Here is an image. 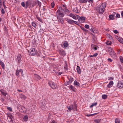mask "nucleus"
Listing matches in <instances>:
<instances>
[{"label": "nucleus", "instance_id": "nucleus-1", "mask_svg": "<svg viewBox=\"0 0 123 123\" xmlns=\"http://www.w3.org/2000/svg\"><path fill=\"white\" fill-rule=\"evenodd\" d=\"M106 6V3H104L100 5H98L96 7V10L100 14H103Z\"/></svg>", "mask_w": 123, "mask_h": 123}, {"label": "nucleus", "instance_id": "nucleus-2", "mask_svg": "<svg viewBox=\"0 0 123 123\" xmlns=\"http://www.w3.org/2000/svg\"><path fill=\"white\" fill-rule=\"evenodd\" d=\"M67 108H68V112H71L72 110L74 111H76L77 110V105L75 103H74L73 105H70L69 107L67 106Z\"/></svg>", "mask_w": 123, "mask_h": 123}, {"label": "nucleus", "instance_id": "nucleus-3", "mask_svg": "<svg viewBox=\"0 0 123 123\" xmlns=\"http://www.w3.org/2000/svg\"><path fill=\"white\" fill-rule=\"evenodd\" d=\"M47 102L46 101L44 100L41 103L40 108L42 110L44 111L47 110L48 108L47 107Z\"/></svg>", "mask_w": 123, "mask_h": 123}, {"label": "nucleus", "instance_id": "nucleus-4", "mask_svg": "<svg viewBox=\"0 0 123 123\" xmlns=\"http://www.w3.org/2000/svg\"><path fill=\"white\" fill-rule=\"evenodd\" d=\"M109 51L110 52V54L113 58H115L116 57V54L114 50L111 47H109L108 49Z\"/></svg>", "mask_w": 123, "mask_h": 123}, {"label": "nucleus", "instance_id": "nucleus-5", "mask_svg": "<svg viewBox=\"0 0 123 123\" xmlns=\"http://www.w3.org/2000/svg\"><path fill=\"white\" fill-rule=\"evenodd\" d=\"M28 52L29 53L30 55H36L37 54V50L33 48L29 50Z\"/></svg>", "mask_w": 123, "mask_h": 123}, {"label": "nucleus", "instance_id": "nucleus-6", "mask_svg": "<svg viewBox=\"0 0 123 123\" xmlns=\"http://www.w3.org/2000/svg\"><path fill=\"white\" fill-rule=\"evenodd\" d=\"M48 84L50 87L53 89H55L56 87V86L54 82L51 81H49Z\"/></svg>", "mask_w": 123, "mask_h": 123}, {"label": "nucleus", "instance_id": "nucleus-7", "mask_svg": "<svg viewBox=\"0 0 123 123\" xmlns=\"http://www.w3.org/2000/svg\"><path fill=\"white\" fill-rule=\"evenodd\" d=\"M21 57L22 56L21 55L18 54L15 58L16 61L18 62V64L20 63L21 61H22L21 59Z\"/></svg>", "mask_w": 123, "mask_h": 123}, {"label": "nucleus", "instance_id": "nucleus-8", "mask_svg": "<svg viewBox=\"0 0 123 123\" xmlns=\"http://www.w3.org/2000/svg\"><path fill=\"white\" fill-rule=\"evenodd\" d=\"M78 16L77 18L78 20L81 22H84L86 19V18L85 17L81 16L80 17L79 16Z\"/></svg>", "mask_w": 123, "mask_h": 123}, {"label": "nucleus", "instance_id": "nucleus-9", "mask_svg": "<svg viewBox=\"0 0 123 123\" xmlns=\"http://www.w3.org/2000/svg\"><path fill=\"white\" fill-rule=\"evenodd\" d=\"M7 115V117L11 119L12 121H13L14 119L13 114L12 113H8Z\"/></svg>", "mask_w": 123, "mask_h": 123}, {"label": "nucleus", "instance_id": "nucleus-10", "mask_svg": "<svg viewBox=\"0 0 123 123\" xmlns=\"http://www.w3.org/2000/svg\"><path fill=\"white\" fill-rule=\"evenodd\" d=\"M20 73L21 74L22 76H23V71L21 69L18 70L17 69L16 73V76H18Z\"/></svg>", "mask_w": 123, "mask_h": 123}, {"label": "nucleus", "instance_id": "nucleus-11", "mask_svg": "<svg viewBox=\"0 0 123 123\" xmlns=\"http://www.w3.org/2000/svg\"><path fill=\"white\" fill-rule=\"evenodd\" d=\"M117 87L119 88H123V82L120 81H119L117 83Z\"/></svg>", "mask_w": 123, "mask_h": 123}, {"label": "nucleus", "instance_id": "nucleus-12", "mask_svg": "<svg viewBox=\"0 0 123 123\" xmlns=\"http://www.w3.org/2000/svg\"><path fill=\"white\" fill-rule=\"evenodd\" d=\"M57 18L58 20V21L60 23H61L62 24H63L64 23V22L63 19L60 16H57Z\"/></svg>", "mask_w": 123, "mask_h": 123}, {"label": "nucleus", "instance_id": "nucleus-13", "mask_svg": "<svg viewBox=\"0 0 123 123\" xmlns=\"http://www.w3.org/2000/svg\"><path fill=\"white\" fill-rule=\"evenodd\" d=\"M115 37L117 39L120 43L122 44H123V39L118 37L117 35H115Z\"/></svg>", "mask_w": 123, "mask_h": 123}, {"label": "nucleus", "instance_id": "nucleus-14", "mask_svg": "<svg viewBox=\"0 0 123 123\" xmlns=\"http://www.w3.org/2000/svg\"><path fill=\"white\" fill-rule=\"evenodd\" d=\"M116 14L115 12H114L113 14L111 15H110L109 16V17L110 20H113L114 19V17L115 15Z\"/></svg>", "mask_w": 123, "mask_h": 123}, {"label": "nucleus", "instance_id": "nucleus-15", "mask_svg": "<svg viewBox=\"0 0 123 123\" xmlns=\"http://www.w3.org/2000/svg\"><path fill=\"white\" fill-rule=\"evenodd\" d=\"M91 48L94 50H97V49L98 48V47L97 45L93 44H92L91 45Z\"/></svg>", "mask_w": 123, "mask_h": 123}, {"label": "nucleus", "instance_id": "nucleus-16", "mask_svg": "<svg viewBox=\"0 0 123 123\" xmlns=\"http://www.w3.org/2000/svg\"><path fill=\"white\" fill-rule=\"evenodd\" d=\"M59 53L60 54L62 55L63 56H64L66 55L65 52L63 49L60 50Z\"/></svg>", "mask_w": 123, "mask_h": 123}, {"label": "nucleus", "instance_id": "nucleus-17", "mask_svg": "<svg viewBox=\"0 0 123 123\" xmlns=\"http://www.w3.org/2000/svg\"><path fill=\"white\" fill-rule=\"evenodd\" d=\"M68 87L70 90H72L73 91L75 92V89L74 87L73 86L71 85L68 86Z\"/></svg>", "mask_w": 123, "mask_h": 123}, {"label": "nucleus", "instance_id": "nucleus-18", "mask_svg": "<svg viewBox=\"0 0 123 123\" xmlns=\"http://www.w3.org/2000/svg\"><path fill=\"white\" fill-rule=\"evenodd\" d=\"M113 84V82L112 81H111L109 82V84L107 85V87L110 88L111 87Z\"/></svg>", "mask_w": 123, "mask_h": 123}, {"label": "nucleus", "instance_id": "nucleus-19", "mask_svg": "<svg viewBox=\"0 0 123 123\" xmlns=\"http://www.w3.org/2000/svg\"><path fill=\"white\" fill-rule=\"evenodd\" d=\"M76 70L77 71V72L78 74H80L81 73V70L80 67L79 66H77L76 68Z\"/></svg>", "mask_w": 123, "mask_h": 123}, {"label": "nucleus", "instance_id": "nucleus-20", "mask_svg": "<svg viewBox=\"0 0 123 123\" xmlns=\"http://www.w3.org/2000/svg\"><path fill=\"white\" fill-rule=\"evenodd\" d=\"M68 78L69 80V81L71 83L73 80V78L71 76H68Z\"/></svg>", "mask_w": 123, "mask_h": 123}, {"label": "nucleus", "instance_id": "nucleus-21", "mask_svg": "<svg viewBox=\"0 0 123 123\" xmlns=\"http://www.w3.org/2000/svg\"><path fill=\"white\" fill-rule=\"evenodd\" d=\"M0 65L2 67V69H5V64L1 60H0Z\"/></svg>", "mask_w": 123, "mask_h": 123}, {"label": "nucleus", "instance_id": "nucleus-22", "mask_svg": "<svg viewBox=\"0 0 123 123\" xmlns=\"http://www.w3.org/2000/svg\"><path fill=\"white\" fill-rule=\"evenodd\" d=\"M74 85L76 86H79L80 85L79 83L76 80L74 81Z\"/></svg>", "mask_w": 123, "mask_h": 123}, {"label": "nucleus", "instance_id": "nucleus-23", "mask_svg": "<svg viewBox=\"0 0 123 123\" xmlns=\"http://www.w3.org/2000/svg\"><path fill=\"white\" fill-rule=\"evenodd\" d=\"M66 20L68 22V23L71 24H73L74 21L72 20L69 19H67Z\"/></svg>", "mask_w": 123, "mask_h": 123}, {"label": "nucleus", "instance_id": "nucleus-24", "mask_svg": "<svg viewBox=\"0 0 123 123\" xmlns=\"http://www.w3.org/2000/svg\"><path fill=\"white\" fill-rule=\"evenodd\" d=\"M106 36L108 38L111 40H113V38L109 34H107L106 35Z\"/></svg>", "mask_w": 123, "mask_h": 123}, {"label": "nucleus", "instance_id": "nucleus-25", "mask_svg": "<svg viewBox=\"0 0 123 123\" xmlns=\"http://www.w3.org/2000/svg\"><path fill=\"white\" fill-rule=\"evenodd\" d=\"M69 16L71 17H72L74 19H76L77 18L72 13H70L69 14Z\"/></svg>", "mask_w": 123, "mask_h": 123}, {"label": "nucleus", "instance_id": "nucleus-26", "mask_svg": "<svg viewBox=\"0 0 123 123\" xmlns=\"http://www.w3.org/2000/svg\"><path fill=\"white\" fill-rule=\"evenodd\" d=\"M34 77L35 79H40V76L37 74H34Z\"/></svg>", "mask_w": 123, "mask_h": 123}, {"label": "nucleus", "instance_id": "nucleus-27", "mask_svg": "<svg viewBox=\"0 0 123 123\" xmlns=\"http://www.w3.org/2000/svg\"><path fill=\"white\" fill-rule=\"evenodd\" d=\"M63 45L64 46L63 48H65L68 47V44L67 43L65 42L63 43Z\"/></svg>", "mask_w": 123, "mask_h": 123}, {"label": "nucleus", "instance_id": "nucleus-28", "mask_svg": "<svg viewBox=\"0 0 123 123\" xmlns=\"http://www.w3.org/2000/svg\"><path fill=\"white\" fill-rule=\"evenodd\" d=\"M35 3H37L38 4V5L39 6V7L40 8L41 6V3L38 0L36 1Z\"/></svg>", "mask_w": 123, "mask_h": 123}, {"label": "nucleus", "instance_id": "nucleus-29", "mask_svg": "<svg viewBox=\"0 0 123 123\" xmlns=\"http://www.w3.org/2000/svg\"><path fill=\"white\" fill-rule=\"evenodd\" d=\"M101 120L100 119L94 120V122L96 123H99L100 122Z\"/></svg>", "mask_w": 123, "mask_h": 123}, {"label": "nucleus", "instance_id": "nucleus-30", "mask_svg": "<svg viewBox=\"0 0 123 123\" xmlns=\"http://www.w3.org/2000/svg\"><path fill=\"white\" fill-rule=\"evenodd\" d=\"M23 119L25 121H27L28 119V117L27 115L24 116Z\"/></svg>", "mask_w": 123, "mask_h": 123}, {"label": "nucleus", "instance_id": "nucleus-31", "mask_svg": "<svg viewBox=\"0 0 123 123\" xmlns=\"http://www.w3.org/2000/svg\"><path fill=\"white\" fill-rule=\"evenodd\" d=\"M36 17L38 21H40L41 22L43 21L42 19H41L40 17H39L38 15H37L36 16Z\"/></svg>", "mask_w": 123, "mask_h": 123}, {"label": "nucleus", "instance_id": "nucleus-32", "mask_svg": "<svg viewBox=\"0 0 123 123\" xmlns=\"http://www.w3.org/2000/svg\"><path fill=\"white\" fill-rule=\"evenodd\" d=\"M73 10L76 13H79L78 11L77 7H76Z\"/></svg>", "mask_w": 123, "mask_h": 123}, {"label": "nucleus", "instance_id": "nucleus-33", "mask_svg": "<svg viewBox=\"0 0 123 123\" xmlns=\"http://www.w3.org/2000/svg\"><path fill=\"white\" fill-rule=\"evenodd\" d=\"M115 123H119L120 122L119 119L118 118H116L115 120Z\"/></svg>", "mask_w": 123, "mask_h": 123}, {"label": "nucleus", "instance_id": "nucleus-34", "mask_svg": "<svg viewBox=\"0 0 123 123\" xmlns=\"http://www.w3.org/2000/svg\"><path fill=\"white\" fill-rule=\"evenodd\" d=\"M21 97V98L25 99L26 98V97L25 95L23 94H21L20 96Z\"/></svg>", "mask_w": 123, "mask_h": 123}, {"label": "nucleus", "instance_id": "nucleus-35", "mask_svg": "<svg viewBox=\"0 0 123 123\" xmlns=\"http://www.w3.org/2000/svg\"><path fill=\"white\" fill-rule=\"evenodd\" d=\"M112 43L111 41H107L106 42V44L107 45H110Z\"/></svg>", "mask_w": 123, "mask_h": 123}, {"label": "nucleus", "instance_id": "nucleus-36", "mask_svg": "<svg viewBox=\"0 0 123 123\" xmlns=\"http://www.w3.org/2000/svg\"><path fill=\"white\" fill-rule=\"evenodd\" d=\"M97 104L96 102L93 103L92 104V105L90 106V107H92L93 106H96Z\"/></svg>", "mask_w": 123, "mask_h": 123}, {"label": "nucleus", "instance_id": "nucleus-37", "mask_svg": "<svg viewBox=\"0 0 123 123\" xmlns=\"http://www.w3.org/2000/svg\"><path fill=\"white\" fill-rule=\"evenodd\" d=\"M107 95L105 94L103 95L102 96V98L103 99H105L107 98Z\"/></svg>", "mask_w": 123, "mask_h": 123}, {"label": "nucleus", "instance_id": "nucleus-38", "mask_svg": "<svg viewBox=\"0 0 123 123\" xmlns=\"http://www.w3.org/2000/svg\"><path fill=\"white\" fill-rule=\"evenodd\" d=\"M90 30H91V31H97V30L96 29V28L93 27H92L91 28Z\"/></svg>", "mask_w": 123, "mask_h": 123}, {"label": "nucleus", "instance_id": "nucleus-39", "mask_svg": "<svg viewBox=\"0 0 123 123\" xmlns=\"http://www.w3.org/2000/svg\"><path fill=\"white\" fill-rule=\"evenodd\" d=\"M70 83L68 81H67L65 82L64 85L65 86H67Z\"/></svg>", "mask_w": 123, "mask_h": 123}, {"label": "nucleus", "instance_id": "nucleus-40", "mask_svg": "<svg viewBox=\"0 0 123 123\" xmlns=\"http://www.w3.org/2000/svg\"><path fill=\"white\" fill-rule=\"evenodd\" d=\"M119 59L120 61L122 63H123V57L122 56H120L119 57Z\"/></svg>", "mask_w": 123, "mask_h": 123}, {"label": "nucleus", "instance_id": "nucleus-41", "mask_svg": "<svg viewBox=\"0 0 123 123\" xmlns=\"http://www.w3.org/2000/svg\"><path fill=\"white\" fill-rule=\"evenodd\" d=\"M64 68L65 70H67L68 69V65L67 64H66V65H65Z\"/></svg>", "mask_w": 123, "mask_h": 123}, {"label": "nucleus", "instance_id": "nucleus-42", "mask_svg": "<svg viewBox=\"0 0 123 123\" xmlns=\"http://www.w3.org/2000/svg\"><path fill=\"white\" fill-rule=\"evenodd\" d=\"M7 109L10 111L11 112L12 111V109L10 107H7Z\"/></svg>", "mask_w": 123, "mask_h": 123}, {"label": "nucleus", "instance_id": "nucleus-43", "mask_svg": "<svg viewBox=\"0 0 123 123\" xmlns=\"http://www.w3.org/2000/svg\"><path fill=\"white\" fill-rule=\"evenodd\" d=\"M32 25L34 27H36L37 25L35 23L33 22L32 23Z\"/></svg>", "mask_w": 123, "mask_h": 123}, {"label": "nucleus", "instance_id": "nucleus-44", "mask_svg": "<svg viewBox=\"0 0 123 123\" xmlns=\"http://www.w3.org/2000/svg\"><path fill=\"white\" fill-rule=\"evenodd\" d=\"M98 114V113H94V114H91L88 115H87V117H90L91 116H92L93 115H95L96 114Z\"/></svg>", "mask_w": 123, "mask_h": 123}, {"label": "nucleus", "instance_id": "nucleus-45", "mask_svg": "<svg viewBox=\"0 0 123 123\" xmlns=\"http://www.w3.org/2000/svg\"><path fill=\"white\" fill-rule=\"evenodd\" d=\"M1 12L2 14H4L5 13V11L4 9L3 8L1 10Z\"/></svg>", "mask_w": 123, "mask_h": 123}, {"label": "nucleus", "instance_id": "nucleus-46", "mask_svg": "<svg viewBox=\"0 0 123 123\" xmlns=\"http://www.w3.org/2000/svg\"><path fill=\"white\" fill-rule=\"evenodd\" d=\"M87 29H88L89 28V26L88 25H86L84 26Z\"/></svg>", "mask_w": 123, "mask_h": 123}, {"label": "nucleus", "instance_id": "nucleus-47", "mask_svg": "<svg viewBox=\"0 0 123 123\" xmlns=\"http://www.w3.org/2000/svg\"><path fill=\"white\" fill-rule=\"evenodd\" d=\"M120 17V16L119 14L118 13H117L116 14V18H119Z\"/></svg>", "mask_w": 123, "mask_h": 123}, {"label": "nucleus", "instance_id": "nucleus-48", "mask_svg": "<svg viewBox=\"0 0 123 123\" xmlns=\"http://www.w3.org/2000/svg\"><path fill=\"white\" fill-rule=\"evenodd\" d=\"M114 79V78L112 77H108V80H113Z\"/></svg>", "mask_w": 123, "mask_h": 123}, {"label": "nucleus", "instance_id": "nucleus-49", "mask_svg": "<svg viewBox=\"0 0 123 123\" xmlns=\"http://www.w3.org/2000/svg\"><path fill=\"white\" fill-rule=\"evenodd\" d=\"M62 72H58L56 74L57 75H60L62 74Z\"/></svg>", "mask_w": 123, "mask_h": 123}, {"label": "nucleus", "instance_id": "nucleus-50", "mask_svg": "<svg viewBox=\"0 0 123 123\" xmlns=\"http://www.w3.org/2000/svg\"><path fill=\"white\" fill-rule=\"evenodd\" d=\"M21 5L22 6L24 7L25 6V4L24 2H22L21 3Z\"/></svg>", "mask_w": 123, "mask_h": 123}, {"label": "nucleus", "instance_id": "nucleus-51", "mask_svg": "<svg viewBox=\"0 0 123 123\" xmlns=\"http://www.w3.org/2000/svg\"><path fill=\"white\" fill-rule=\"evenodd\" d=\"M92 31V32L93 33H93H92V34L94 36L95 35V34H94L95 33H98V31H97V32H96V31Z\"/></svg>", "mask_w": 123, "mask_h": 123}, {"label": "nucleus", "instance_id": "nucleus-52", "mask_svg": "<svg viewBox=\"0 0 123 123\" xmlns=\"http://www.w3.org/2000/svg\"><path fill=\"white\" fill-rule=\"evenodd\" d=\"M51 5L52 8H53L55 5V4L54 3H51Z\"/></svg>", "mask_w": 123, "mask_h": 123}, {"label": "nucleus", "instance_id": "nucleus-53", "mask_svg": "<svg viewBox=\"0 0 123 123\" xmlns=\"http://www.w3.org/2000/svg\"><path fill=\"white\" fill-rule=\"evenodd\" d=\"M107 60L108 61L110 62H111L112 61V60L110 58H108L107 59Z\"/></svg>", "mask_w": 123, "mask_h": 123}, {"label": "nucleus", "instance_id": "nucleus-54", "mask_svg": "<svg viewBox=\"0 0 123 123\" xmlns=\"http://www.w3.org/2000/svg\"><path fill=\"white\" fill-rule=\"evenodd\" d=\"M59 14V15L61 16H62V17H63L64 16V14L62 13H61V12H60V13Z\"/></svg>", "mask_w": 123, "mask_h": 123}, {"label": "nucleus", "instance_id": "nucleus-55", "mask_svg": "<svg viewBox=\"0 0 123 123\" xmlns=\"http://www.w3.org/2000/svg\"><path fill=\"white\" fill-rule=\"evenodd\" d=\"M73 22L75 24L78 25L79 24V23L78 22H77L74 21H73Z\"/></svg>", "mask_w": 123, "mask_h": 123}, {"label": "nucleus", "instance_id": "nucleus-56", "mask_svg": "<svg viewBox=\"0 0 123 123\" xmlns=\"http://www.w3.org/2000/svg\"><path fill=\"white\" fill-rule=\"evenodd\" d=\"M81 29L83 31H87L84 27H81Z\"/></svg>", "mask_w": 123, "mask_h": 123}, {"label": "nucleus", "instance_id": "nucleus-57", "mask_svg": "<svg viewBox=\"0 0 123 123\" xmlns=\"http://www.w3.org/2000/svg\"><path fill=\"white\" fill-rule=\"evenodd\" d=\"M98 53H96L93 55V57H95L96 56L98 55Z\"/></svg>", "mask_w": 123, "mask_h": 123}, {"label": "nucleus", "instance_id": "nucleus-58", "mask_svg": "<svg viewBox=\"0 0 123 123\" xmlns=\"http://www.w3.org/2000/svg\"><path fill=\"white\" fill-rule=\"evenodd\" d=\"M61 12H65L64 10L63 9L62 7L61 8Z\"/></svg>", "mask_w": 123, "mask_h": 123}, {"label": "nucleus", "instance_id": "nucleus-59", "mask_svg": "<svg viewBox=\"0 0 123 123\" xmlns=\"http://www.w3.org/2000/svg\"><path fill=\"white\" fill-rule=\"evenodd\" d=\"M57 12L58 14H59L60 13V12H61V11L60 10L58 9L57 10Z\"/></svg>", "mask_w": 123, "mask_h": 123}, {"label": "nucleus", "instance_id": "nucleus-60", "mask_svg": "<svg viewBox=\"0 0 123 123\" xmlns=\"http://www.w3.org/2000/svg\"><path fill=\"white\" fill-rule=\"evenodd\" d=\"M93 0H88V2L90 3H91L93 2Z\"/></svg>", "mask_w": 123, "mask_h": 123}, {"label": "nucleus", "instance_id": "nucleus-61", "mask_svg": "<svg viewBox=\"0 0 123 123\" xmlns=\"http://www.w3.org/2000/svg\"><path fill=\"white\" fill-rule=\"evenodd\" d=\"M80 2L81 3H84V0H80Z\"/></svg>", "mask_w": 123, "mask_h": 123}, {"label": "nucleus", "instance_id": "nucleus-62", "mask_svg": "<svg viewBox=\"0 0 123 123\" xmlns=\"http://www.w3.org/2000/svg\"><path fill=\"white\" fill-rule=\"evenodd\" d=\"M51 123H57L55 121L53 120L52 121Z\"/></svg>", "mask_w": 123, "mask_h": 123}, {"label": "nucleus", "instance_id": "nucleus-63", "mask_svg": "<svg viewBox=\"0 0 123 123\" xmlns=\"http://www.w3.org/2000/svg\"><path fill=\"white\" fill-rule=\"evenodd\" d=\"M3 5L4 7V8H6V6L4 4V2H3Z\"/></svg>", "mask_w": 123, "mask_h": 123}, {"label": "nucleus", "instance_id": "nucleus-64", "mask_svg": "<svg viewBox=\"0 0 123 123\" xmlns=\"http://www.w3.org/2000/svg\"><path fill=\"white\" fill-rule=\"evenodd\" d=\"M121 15L122 17V18H123V11H122L121 13Z\"/></svg>", "mask_w": 123, "mask_h": 123}]
</instances>
